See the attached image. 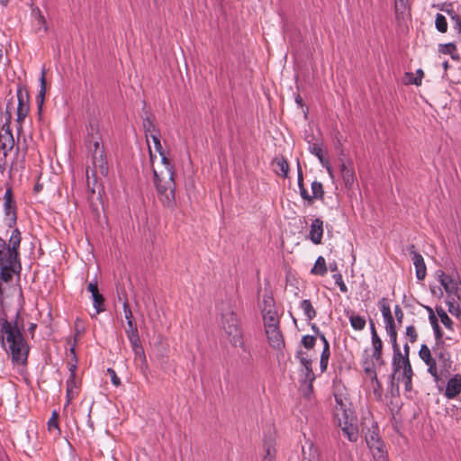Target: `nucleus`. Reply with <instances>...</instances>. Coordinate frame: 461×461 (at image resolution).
<instances>
[{
  "label": "nucleus",
  "mask_w": 461,
  "mask_h": 461,
  "mask_svg": "<svg viewBox=\"0 0 461 461\" xmlns=\"http://www.w3.org/2000/svg\"><path fill=\"white\" fill-rule=\"evenodd\" d=\"M22 235L16 228L12 231L9 242L0 237V279L10 283L14 274L19 275L22 270L20 260V244Z\"/></svg>",
  "instance_id": "nucleus-1"
},
{
  "label": "nucleus",
  "mask_w": 461,
  "mask_h": 461,
  "mask_svg": "<svg viewBox=\"0 0 461 461\" xmlns=\"http://www.w3.org/2000/svg\"><path fill=\"white\" fill-rule=\"evenodd\" d=\"M15 335L11 331L7 323L0 330V344L10 352L14 366H26L30 352V346L24 339L23 333L15 330Z\"/></svg>",
  "instance_id": "nucleus-2"
},
{
  "label": "nucleus",
  "mask_w": 461,
  "mask_h": 461,
  "mask_svg": "<svg viewBox=\"0 0 461 461\" xmlns=\"http://www.w3.org/2000/svg\"><path fill=\"white\" fill-rule=\"evenodd\" d=\"M153 175L154 184L160 202L164 206L174 208L176 204L174 171L171 168H167V179L161 178L155 169H153Z\"/></svg>",
  "instance_id": "nucleus-3"
},
{
  "label": "nucleus",
  "mask_w": 461,
  "mask_h": 461,
  "mask_svg": "<svg viewBox=\"0 0 461 461\" xmlns=\"http://www.w3.org/2000/svg\"><path fill=\"white\" fill-rule=\"evenodd\" d=\"M221 323L230 342L235 347L242 345V334L240 321L235 312L230 306L221 313Z\"/></svg>",
  "instance_id": "nucleus-4"
},
{
  "label": "nucleus",
  "mask_w": 461,
  "mask_h": 461,
  "mask_svg": "<svg viewBox=\"0 0 461 461\" xmlns=\"http://www.w3.org/2000/svg\"><path fill=\"white\" fill-rule=\"evenodd\" d=\"M92 158V164L94 169H91L90 167L86 168V185L88 189L95 193V186L97 182V173L99 172L102 176H107L109 173L108 162L106 158V154L100 153L98 155H94Z\"/></svg>",
  "instance_id": "nucleus-5"
},
{
  "label": "nucleus",
  "mask_w": 461,
  "mask_h": 461,
  "mask_svg": "<svg viewBox=\"0 0 461 461\" xmlns=\"http://www.w3.org/2000/svg\"><path fill=\"white\" fill-rule=\"evenodd\" d=\"M432 352L435 355V358L438 362V375L439 378H441L440 383L444 384L443 378H447L450 375V371L452 369V360L450 357V353L446 348V344L444 345H435L432 348Z\"/></svg>",
  "instance_id": "nucleus-6"
},
{
  "label": "nucleus",
  "mask_w": 461,
  "mask_h": 461,
  "mask_svg": "<svg viewBox=\"0 0 461 461\" xmlns=\"http://www.w3.org/2000/svg\"><path fill=\"white\" fill-rule=\"evenodd\" d=\"M17 99L18 106L16 122L18 124L17 132L18 135H20L23 131L22 123L25 120L30 111V95L28 91L26 89H23L22 86H19V88L17 89Z\"/></svg>",
  "instance_id": "nucleus-7"
},
{
  "label": "nucleus",
  "mask_w": 461,
  "mask_h": 461,
  "mask_svg": "<svg viewBox=\"0 0 461 461\" xmlns=\"http://www.w3.org/2000/svg\"><path fill=\"white\" fill-rule=\"evenodd\" d=\"M338 420L339 427L348 440L356 442L358 438V429L357 425V416L354 411H349L348 414L344 412L343 417L338 419Z\"/></svg>",
  "instance_id": "nucleus-8"
},
{
  "label": "nucleus",
  "mask_w": 461,
  "mask_h": 461,
  "mask_svg": "<svg viewBox=\"0 0 461 461\" xmlns=\"http://www.w3.org/2000/svg\"><path fill=\"white\" fill-rule=\"evenodd\" d=\"M419 356L428 366V372L433 376L435 382L438 384V389L440 390L441 386L439 385V384L441 378H439L437 360L435 357H432L431 350L427 345L422 344L419 351Z\"/></svg>",
  "instance_id": "nucleus-9"
},
{
  "label": "nucleus",
  "mask_w": 461,
  "mask_h": 461,
  "mask_svg": "<svg viewBox=\"0 0 461 461\" xmlns=\"http://www.w3.org/2000/svg\"><path fill=\"white\" fill-rule=\"evenodd\" d=\"M296 358L299 359L301 365L305 368V378L303 383L307 384V392H305L304 395L309 397L310 393H312V383L315 380V375L312 366V359L307 357L306 352L303 350H298L296 352Z\"/></svg>",
  "instance_id": "nucleus-10"
},
{
  "label": "nucleus",
  "mask_w": 461,
  "mask_h": 461,
  "mask_svg": "<svg viewBox=\"0 0 461 461\" xmlns=\"http://www.w3.org/2000/svg\"><path fill=\"white\" fill-rule=\"evenodd\" d=\"M364 371L366 375L372 377L373 384L375 385L373 386V393L376 399V401L380 402L383 400V388L380 382L377 379L376 371H375V363L373 360H364L363 361Z\"/></svg>",
  "instance_id": "nucleus-11"
},
{
  "label": "nucleus",
  "mask_w": 461,
  "mask_h": 461,
  "mask_svg": "<svg viewBox=\"0 0 461 461\" xmlns=\"http://www.w3.org/2000/svg\"><path fill=\"white\" fill-rule=\"evenodd\" d=\"M132 351L134 353V362L140 367V373L147 377L148 373L149 371V364L147 361V357L144 352V348L141 345V341L139 343H135L131 345Z\"/></svg>",
  "instance_id": "nucleus-12"
},
{
  "label": "nucleus",
  "mask_w": 461,
  "mask_h": 461,
  "mask_svg": "<svg viewBox=\"0 0 461 461\" xmlns=\"http://www.w3.org/2000/svg\"><path fill=\"white\" fill-rule=\"evenodd\" d=\"M408 251L412 256L411 258L416 270V277L418 280L421 281L425 278L427 272L424 258L419 252L416 251L415 246L413 244L408 247Z\"/></svg>",
  "instance_id": "nucleus-13"
},
{
  "label": "nucleus",
  "mask_w": 461,
  "mask_h": 461,
  "mask_svg": "<svg viewBox=\"0 0 461 461\" xmlns=\"http://www.w3.org/2000/svg\"><path fill=\"white\" fill-rule=\"evenodd\" d=\"M86 289L91 293L93 299V305L95 309V315L105 311L104 307V297L99 293L97 281L88 283Z\"/></svg>",
  "instance_id": "nucleus-14"
},
{
  "label": "nucleus",
  "mask_w": 461,
  "mask_h": 461,
  "mask_svg": "<svg viewBox=\"0 0 461 461\" xmlns=\"http://www.w3.org/2000/svg\"><path fill=\"white\" fill-rule=\"evenodd\" d=\"M340 174L347 189H352L356 184V174L352 161L340 164Z\"/></svg>",
  "instance_id": "nucleus-15"
},
{
  "label": "nucleus",
  "mask_w": 461,
  "mask_h": 461,
  "mask_svg": "<svg viewBox=\"0 0 461 461\" xmlns=\"http://www.w3.org/2000/svg\"><path fill=\"white\" fill-rule=\"evenodd\" d=\"M4 199H5V214L8 215V216L11 215V219L10 220L12 221L13 224H15L16 219H17V215H16V203H15V201L14 199L12 186H8L6 188Z\"/></svg>",
  "instance_id": "nucleus-16"
},
{
  "label": "nucleus",
  "mask_w": 461,
  "mask_h": 461,
  "mask_svg": "<svg viewBox=\"0 0 461 461\" xmlns=\"http://www.w3.org/2000/svg\"><path fill=\"white\" fill-rule=\"evenodd\" d=\"M366 441L371 451L379 449L380 447H384V443L381 439L378 434L377 425H373L371 429L366 433Z\"/></svg>",
  "instance_id": "nucleus-17"
},
{
  "label": "nucleus",
  "mask_w": 461,
  "mask_h": 461,
  "mask_svg": "<svg viewBox=\"0 0 461 461\" xmlns=\"http://www.w3.org/2000/svg\"><path fill=\"white\" fill-rule=\"evenodd\" d=\"M461 393V375L456 374L451 377L446 385L445 396L454 399Z\"/></svg>",
  "instance_id": "nucleus-18"
},
{
  "label": "nucleus",
  "mask_w": 461,
  "mask_h": 461,
  "mask_svg": "<svg viewBox=\"0 0 461 461\" xmlns=\"http://www.w3.org/2000/svg\"><path fill=\"white\" fill-rule=\"evenodd\" d=\"M394 12L395 19L401 24L406 17L411 16L410 0H395Z\"/></svg>",
  "instance_id": "nucleus-19"
},
{
  "label": "nucleus",
  "mask_w": 461,
  "mask_h": 461,
  "mask_svg": "<svg viewBox=\"0 0 461 461\" xmlns=\"http://www.w3.org/2000/svg\"><path fill=\"white\" fill-rule=\"evenodd\" d=\"M268 342L273 348L281 349L285 347V340L279 327L266 330Z\"/></svg>",
  "instance_id": "nucleus-20"
},
{
  "label": "nucleus",
  "mask_w": 461,
  "mask_h": 461,
  "mask_svg": "<svg viewBox=\"0 0 461 461\" xmlns=\"http://www.w3.org/2000/svg\"><path fill=\"white\" fill-rule=\"evenodd\" d=\"M323 236V221L320 218L312 221L310 230V240L316 245L321 243Z\"/></svg>",
  "instance_id": "nucleus-21"
},
{
  "label": "nucleus",
  "mask_w": 461,
  "mask_h": 461,
  "mask_svg": "<svg viewBox=\"0 0 461 461\" xmlns=\"http://www.w3.org/2000/svg\"><path fill=\"white\" fill-rule=\"evenodd\" d=\"M373 345V354L371 356L370 360H373L375 363V368L381 367L384 365V360L383 359V341L381 339H372ZM365 360H369V358H366Z\"/></svg>",
  "instance_id": "nucleus-22"
},
{
  "label": "nucleus",
  "mask_w": 461,
  "mask_h": 461,
  "mask_svg": "<svg viewBox=\"0 0 461 461\" xmlns=\"http://www.w3.org/2000/svg\"><path fill=\"white\" fill-rule=\"evenodd\" d=\"M297 183L301 197L303 198V201L307 202L309 205H312L313 203V197H311L307 189L304 186L303 169L299 162L297 164Z\"/></svg>",
  "instance_id": "nucleus-23"
},
{
  "label": "nucleus",
  "mask_w": 461,
  "mask_h": 461,
  "mask_svg": "<svg viewBox=\"0 0 461 461\" xmlns=\"http://www.w3.org/2000/svg\"><path fill=\"white\" fill-rule=\"evenodd\" d=\"M14 147V139L12 132L0 134V148L4 151V156L6 157L8 152Z\"/></svg>",
  "instance_id": "nucleus-24"
},
{
  "label": "nucleus",
  "mask_w": 461,
  "mask_h": 461,
  "mask_svg": "<svg viewBox=\"0 0 461 461\" xmlns=\"http://www.w3.org/2000/svg\"><path fill=\"white\" fill-rule=\"evenodd\" d=\"M86 131L87 134L85 142L95 140V137L98 139H102L99 123L96 119H91L89 121L88 125L86 126Z\"/></svg>",
  "instance_id": "nucleus-25"
},
{
  "label": "nucleus",
  "mask_w": 461,
  "mask_h": 461,
  "mask_svg": "<svg viewBox=\"0 0 461 461\" xmlns=\"http://www.w3.org/2000/svg\"><path fill=\"white\" fill-rule=\"evenodd\" d=\"M125 333L131 345L140 342L137 324L134 321H127V328Z\"/></svg>",
  "instance_id": "nucleus-26"
},
{
  "label": "nucleus",
  "mask_w": 461,
  "mask_h": 461,
  "mask_svg": "<svg viewBox=\"0 0 461 461\" xmlns=\"http://www.w3.org/2000/svg\"><path fill=\"white\" fill-rule=\"evenodd\" d=\"M154 121H155V119L153 116H147L146 118L143 119L142 125H143V129L145 131V137H146L148 143L149 141V137L151 135H154V133L159 132V130L157 128Z\"/></svg>",
  "instance_id": "nucleus-27"
},
{
  "label": "nucleus",
  "mask_w": 461,
  "mask_h": 461,
  "mask_svg": "<svg viewBox=\"0 0 461 461\" xmlns=\"http://www.w3.org/2000/svg\"><path fill=\"white\" fill-rule=\"evenodd\" d=\"M45 74H46L45 69H42L41 76V78H40L41 88H40L39 94H38L37 98H36L38 112H39L40 114H41V110H42V106H43V103H44V97H45V94H46V78H45Z\"/></svg>",
  "instance_id": "nucleus-28"
},
{
  "label": "nucleus",
  "mask_w": 461,
  "mask_h": 461,
  "mask_svg": "<svg viewBox=\"0 0 461 461\" xmlns=\"http://www.w3.org/2000/svg\"><path fill=\"white\" fill-rule=\"evenodd\" d=\"M438 51L446 55H450L451 59L455 61H459L461 59L460 55L456 52V46L455 43L449 42L440 44L438 46Z\"/></svg>",
  "instance_id": "nucleus-29"
},
{
  "label": "nucleus",
  "mask_w": 461,
  "mask_h": 461,
  "mask_svg": "<svg viewBox=\"0 0 461 461\" xmlns=\"http://www.w3.org/2000/svg\"><path fill=\"white\" fill-rule=\"evenodd\" d=\"M424 73L422 69L419 68L414 75L411 72H406L403 76V81L406 85L420 86Z\"/></svg>",
  "instance_id": "nucleus-30"
},
{
  "label": "nucleus",
  "mask_w": 461,
  "mask_h": 461,
  "mask_svg": "<svg viewBox=\"0 0 461 461\" xmlns=\"http://www.w3.org/2000/svg\"><path fill=\"white\" fill-rule=\"evenodd\" d=\"M273 165L277 167V169H275L276 173L281 175L283 177H286L289 172V164L286 158L283 156L280 158H274Z\"/></svg>",
  "instance_id": "nucleus-31"
},
{
  "label": "nucleus",
  "mask_w": 461,
  "mask_h": 461,
  "mask_svg": "<svg viewBox=\"0 0 461 461\" xmlns=\"http://www.w3.org/2000/svg\"><path fill=\"white\" fill-rule=\"evenodd\" d=\"M300 308L303 311L308 321H312L317 315L316 310L308 299H304L300 303Z\"/></svg>",
  "instance_id": "nucleus-32"
},
{
  "label": "nucleus",
  "mask_w": 461,
  "mask_h": 461,
  "mask_svg": "<svg viewBox=\"0 0 461 461\" xmlns=\"http://www.w3.org/2000/svg\"><path fill=\"white\" fill-rule=\"evenodd\" d=\"M86 146L89 153L91 154V157H93L94 155L96 156L101 152L104 153V149L102 144V139H98L95 137V140L86 141Z\"/></svg>",
  "instance_id": "nucleus-33"
},
{
  "label": "nucleus",
  "mask_w": 461,
  "mask_h": 461,
  "mask_svg": "<svg viewBox=\"0 0 461 461\" xmlns=\"http://www.w3.org/2000/svg\"><path fill=\"white\" fill-rule=\"evenodd\" d=\"M347 316L349 319L352 328L356 330H362L366 326V320L364 317L355 314L353 312H348Z\"/></svg>",
  "instance_id": "nucleus-34"
},
{
  "label": "nucleus",
  "mask_w": 461,
  "mask_h": 461,
  "mask_svg": "<svg viewBox=\"0 0 461 461\" xmlns=\"http://www.w3.org/2000/svg\"><path fill=\"white\" fill-rule=\"evenodd\" d=\"M311 188H312V193L311 197H313V200L317 199V200L322 201L324 199L325 191H324L323 185L321 182H319L317 180L312 181V185H311Z\"/></svg>",
  "instance_id": "nucleus-35"
},
{
  "label": "nucleus",
  "mask_w": 461,
  "mask_h": 461,
  "mask_svg": "<svg viewBox=\"0 0 461 461\" xmlns=\"http://www.w3.org/2000/svg\"><path fill=\"white\" fill-rule=\"evenodd\" d=\"M264 325L266 330L278 327L279 320L275 312L269 310L264 314Z\"/></svg>",
  "instance_id": "nucleus-36"
},
{
  "label": "nucleus",
  "mask_w": 461,
  "mask_h": 461,
  "mask_svg": "<svg viewBox=\"0 0 461 461\" xmlns=\"http://www.w3.org/2000/svg\"><path fill=\"white\" fill-rule=\"evenodd\" d=\"M336 406L334 411V415L337 419L342 418L344 412L348 414L349 411H352L350 409H347L346 404L343 402V400L340 396L335 395Z\"/></svg>",
  "instance_id": "nucleus-37"
},
{
  "label": "nucleus",
  "mask_w": 461,
  "mask_h": 461,
  "mask_svg": "<svg viewBox=\"0 0 461 461\" xmlns=\"http://www.w3.org/2000/svg\"><path fill=\"white\" fill-rule=\"evenodd\" d=\"M379 306H380V310L382 312L384 322H390L394 320L392 315L391 308L389 306V303H388L386 298H382L379 301Z\"/></svg>",
  "instance_id": "nucleus-38"
},
{
  "label": "nucleus",
  "mask_w": 461,
  "mask_h": 461,
  "mask_svg": "<svg viewBox=\"0 0 461 461\" xmlns=\"http://www.w3.org/2000/svg\"><path fill=\"white\" fill-rule=\"evenodd\" d=\"M311 273L318 276H324L327 273L326 261L323 257L320 256L313 267L311 270Z\"/></svg>",
  "instance_id": "nucleus-39"
},
{
  "label": "nucleus",
  "mask_w": 461,
  "mask_h": 461,
  "mask_svg": "<svg viewBox=\"0 0 461 461\" xmlns=\"http://www.w3.org/2000/svg\"><path fill=\"white\" fill-rule=\"evenodd\" d=\"M436 312H437L438 316L439 317L440 321L443 323V325L447 330H454V328H453V321L449 318V316L447 314L445 310L442 307H440V306H437L436 307Z\"/></svg>",
  "instance_id": "nucleus-40"
},
{
  "label": "nucleus",
  "mask_w": 461,
  "mask_h": 461,
  "mask_svg": "<svg viewBox=\"0 0 461 461\" xmlns=\"http://www.w3.org/2000/svg\"><path fill=\"white\" fill-rule=\"evenodd\" d=\"M69 351H70V354L72 355V359H71V361L68 362V368L70 373L68 379L76 380V371L77 368V357L74 347L70 348Z\"/></svg>",
  "instance_id": "nucleus-41"
},
{
  "label": "nucleus",
  "mask_w": 461,
  "mask_h": 461,
  "mask_svg": "<svg viewBox=\"0 0 461 461\" xmlns=\"http://www.w3.org/2000/svg\"><path fill=\"white\" fill-rule=\"evenodd\" d=\"M77 388V382L73 379H68L67 380V404H69L71 401L76 397L77 394V392H75L74 389Z\"/></svg>",
  "instance_id": "nucleus-42"
},
{
  "label": "nucleus",
  "mask_w": 461,
  "mask_h": 461,
  "mask_svg": "<svg viewBox=\"0 0 461 461\" xmlns=\"http://www.w3.org/2000/svg\"><path fill=\"white\" fill-rule=\"evenodd\" d=\"M403 360H405V358H403V355L402 354L401 350L393 351V368L394 374L399 372L400 369L402 368Z\"/></svg>",
  "instance_id": "nucleus-43"
},
{
  "label": "nucleus",
  "mask_w": 461,
  "mask_h": 461,
  "mask_svg": "<svg viewBox=\"0 0 461 461\" xmlns=\"http://www.w3.org/2000/svg\"><path fill=\"white\" fill-rule=\"evenodd\" d=\"M435 26L437 30L441 32L445 33L447 31V23L446 17L441 14H437L436 19H435Z\"/></svg>",
  "instance_id": "nucleus-44"
},
{
  "label": "nucleus",
  "mask_w": 461,
  "mask_h": 461,
  "mask_svg": "<svg viewBox=\"0 0 461 461\" xmlns=\"http://www.w3.org/2000/svg\"><path fill=\"white\" fill-rule=\"evenodd\" d=\"M444 289L449 295H454L461 299V288H459V283L456 280L452 281V284L447 285Z\"/></svg>",
  "instance_id": "nucleus-45"
},
{
  "label": "nucleus",
  "mask_w": 461,
  "mask_h": 461,
  "mask_svg": "<svg viewBox=\"0 0 461 461\" xmlns=\"http://www.w3.org/2000/svg\"><path fill=\"white\" fill-rule=\"evenodd\" d=\"M309 150L312 154L315 155L319 158L321 164H324L326 158L323 157L322 148L318 143H313L309 147Z\"/></svg>",
  "instance_id": "nucleus-46"
},
{
  "label": "nucleus",
  "mask_w": 461,
  "mask_h": 461,
  "mask_svg": "<svg viewBox=\"0 0 461 461\" xmlns=\"http://www.w3.org/2000/svg\"><path fill=\"white\" fill-rule=\"evenodd\" d=\"M385 446L380 447L379 449L372 451L374 459L375 461H388L387 452L384 449Z\"/></svg>",
  "instance_id": "nucleus-47"
},
{
  "label": "nucleus",
  "mask_w": 461,
  "mask_h": 461,
  "mask_svg": "<svg viewBox=\"0 0 461 461\" xmlns=\"http://www.w3.org/2000/svg\"><path fill=\"white\" fill-rule=\"evenodd\" d=\"M316 343V338L315 336L312 335H305L302 338L301 344L306 348V349H312L314 348Z\"/></svg>",
  "instance_id": "nucleus-48"
},
{
  "label": "nucleus",
  "mask_w": 461,
  "mask_h": 461,
  "mask_svg": "<svg viewBox=\"0 0 461 461\" xmlns=\"http://www.w3.org/2000/svg\"><path fill=\"white\" fill-rule=\"evenodd\" d=\"M32 14L34 15L37 24L39 26H43L44 32H46L47 31L46 20H45L44 16L42 15L41 10L38 7H36L35 9H32Z\"/></svg>",
  "instance_id": "nucleus-49"
},
{
  "label": "nucleus",
  "mask_w": 461,
  "mask_h": 461,
  "mask_svg": "<svg viewBox=\"0 0 461 461\" xmlns=\"http://www.w3.org/2000/svg\"><path fill=\"white\" fill-rule=\"evenodd\" d=\"M438 281L444 288H446L447 285L452 284V281H454V279L450 276L447 275L443 271H438Z\"/></svg>",
  "instance_id": "nucleus-50"
},
{
  "label": "nucleus",
  "mask_w": 461,
  "mask_h": 461,
  "mask_svg": "<svg viewBox=\"0 0 461 461\" xmlns=\"http://www.w3.org/2000/svg\"><path fill=\"white\" fill-rule=\"evenodd\" d=\"M439 10L449 15L452 21L458 16V14L453 9L452 4H443L442 6L439 7Z\"/></svg>",
  "instance_id": "nucleus-51"
},
{
  "label": "nucleus",
  "mask_w": 461,
  "mask_h": 461,
  "mask_svg": "<svg viewBox=\"0 0 461 461\" xmlns=\"http://www.w3.org/2000/svg\"><path fill=\"white\" fill-rule=\"evenodd\" d=\"M448 304V312L453 315L456 316L460 321H461V308L460 306L455 305L454 302H447Z\"/></svg>",
  "instance_id": "nucleus-52"
},
{
  "label": "nucleus",
  "mask_w": 461,
  "mask_h": 461,
  "mask_svg": "<svg viewBox=\"0 0 461 461\" xmlns=\"http://www.w3.org/2000/svg\"><path fill=\"white\" fill-rule=\"evenodd\" d=\"M124 297L125 298H124V301H123V303H122L123 312H124V317L127 320V321H134L133 320V314H132V312L131 310V307H130V304H129V302H128L126 294H124Z\"/></svg>",
  "instance_id": "nucleus-53"
},
{
  "label": "nucleus",
  "mask_w": 461,
  "mask_h": 461,
  "mask_svg": "<svg viewBox=\"0 0 461 461\" xmlns=\"http://www.w3.org/2000/svg\"><path fill=\"white\" fill-rule=\"evenodd\" d=\"M432 328H433L435 338H436L435 345H444L445 341L443 340V332H442L438 323L436 325H433Z\"/></svg>",
  "instance_id": "nucleus-54"
},
{
  "label": "nucleus",
  "mask_w": 461,
  "mask_h": 461,
  "mask_svg": "<svg viewBox=\"0 0 461 461\" xmlns=\"http://www.w3.org/2000/svg\"><path fill=\"white\" fill-rule=\"evenodd\" d=\"M412 375H413V373H412L410 360H409V358H405V360H403V366H402V377L403 378L412 377Z\"/></svg>",
  "instance_id": "nucleus-55"
},
{
  "label": "nucleus",
  "mask_w": 461,
  "mask_h": 461,
  "mask_svg": "<svg viewBox=\"0 0 461 461\" xmlns=\"http://www.w3.org/2000/svg\"><path fill=\"white\" fill-rule=\"evenodd\" d=\"M10 104H11V103H8L6 105L7 118H6V122L2 126V129H1V131H3L2 133L12 132L11 129H10L12 113H11V112L8 111Z\"/></svg>",
  "instance_id": "nucleus-56"
},
{
  "label": "nucleus",
  "mask_w": 461,
  "mask_h": 461,
  "mask_svg": "<svg viewBox=\"0 0 461 461\" xmlns=\"http://www.w3.org/2000/svg\"><path fill=\"white\" fill-rule=\"evenodd\" d=\"M406 336L411 343H414L418 339V333L414 326L410 325L406 328Z\"/></svg>",
  "instance_id": "nucleus-57"
},
{
  "label": "nucleus",
  "mask_w": 461,
  "mask_h": 461,
  "mask_svg": "<svg viewBox=\"0 0 461 461\" xmlns=\"http://www.w3.org/2000/svg\"><path fill=\"white\" fill-rule=\"evenodd\" d=\"M149 138L154 143L155 149L158 152V154H161L163 148L160 142V132L154 133V135H151Z\"/></svg>",
  "instance_id": "nucleus-58"
},
{
  "label": "nucleus",
  "mask_w": 461,
  "mask_h": 461,
  "mask_svg": "<svg viewBox=\"0 0 461 461\" xmlns=\"http://www.w3.org/2000/svg\"><path fill=\"white\" fill-rule=\"evenodd\" d=\"M333 278L335 280V283L339 285V290L342 293H347L348 287L342 279V276L340 274H335V275H333Z\"/></svg>",
  "instance_id": "nucleus-59"
},
{
  "label": "nucleus",
  "mask_w": 461,
  "mask_h": 461,
  "mask_svg": "<svg viewBox=\"0 0 461 461\" xmlns=\"http://www.w3.org/2000/svg\"><path fill=\"white\" fill-rule=\"evenodd\" d=\"M58 419H59V414L57 413V411H54L52 413L50 419L48 421L49 429H51L52 428L59 429Z\"/></svg>",
  "instance_id": "nucleus-60"
},
{
  "label": "nucleus",
  "mask_w": 461,
  "mask_h": 461,
  "mask_svg": "<svg viewBox=\"0 0 461 461\" xmlns=\"http://www.w3.org/2000/svg\"><path fill=\"white\" fill-rule=\"evenodd\" d=\"M388 335L390 337V341L392 343L393 350V351L401 350L400 349V346H399V344L397 342V331H393V332L388 333Z\"/></svg>",
  "instance_id": "nucleus-61"
},
{
  "label": "nucleus",
  "mask_w": 461,
  "mask_h": 461,
  "mask_svg": "<svg viewBox=\"0 0 461 461\" xmlns=\"http://www.w3.org/2000/svg\"><path fill=\"white\" fill-rule=\"evenodd\" d=\"M107 373L110 375L112 384H113L114 386H119V385H121V380H120V378L117 376V375H116L115 371H114L113 368H108V369H107Z\"/></svg>",
  "instance_id": "nucleus-62"
},
{
  "label": "nucleus",
  "mask_w": 461,
  "mask_h": 461,
  "mask_svg": "<svg viewBox=\"0 0 461 461\" xmlns=\"http://www.w3.org/2000/svg\"><path fill=\"white\" fill-rule=\"evenodd\" d=\"M394 314H395L397 322L399 324H402L404 314H403V312H402V308L400 307V305H395Z\"/></svg>",
  "instance_id": "nucleus-63"
},
{
  "label": "nucleus",
  "mask_w": 461,
  "mask_h": 461,
  "mask_svg": "<svg viewBox=\"0 0 461 461\" xmlns=\"http://www.w3.org/2000/svg\"><path fill=\"white\" fill-rule=\"evenodd\" d=\"M330 356V344H327L326 347H323V349H322V352L321 355V358L323 360L326 359L329 361Z\"/></svg>",
  "instance_id": "nucleus-64"
}]
</instances>
